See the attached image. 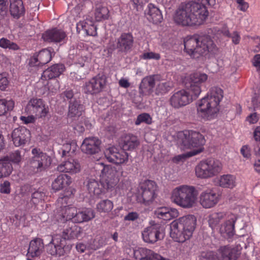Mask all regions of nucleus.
<instances>
[{"instance_id": "nucleus-1", "label": "nucleus", "mask_w": 260, "mask_h": 260, "mask_svg": "<svg viewBox=\"0 0 260 260\" xmlns=\"http://www.w3.org/2000/svg\"><path fill=\"white\" fill-rule=\"evenodd\" d=\"M208 79L205 73L197 72L186 77L184 82L185 89L174 92L170 99V103L175 109L185 106L197 99L201 92V86Z\"/></svg>"}, {"instance_id": "nucleus-2", "label": "nucleus", "mask_w": 260, "mask_h": 260, "mask_svg": "<svg viewBox=\"0 0 260 260\" xmlns=\"http://www.w3.org/2000/svg\"><path fill=\"white\" fill-rule=\"evenodd\" d=\"M208 15L206 7L196 1L181 3L177 9L174 20L182 26L200 24Z\"/></svg>"}, {"instance_id": "nucleus-3", "label": "nucleus", "mask_w": 260, "mask_h": 260, "mask_svg": "<svg viewBox=\"0 0 260 260\" xmlns=\"http://www.w3.org/2000/svg\"><path fill=\"white\" fill-rule=\"evenodd\" d=\"M95 217L93 210L87 209L84 211H78L75 208H68L66 209L64 215L66 222L63 226V230L61 238L64 240L78 238L80 236L82 228L75 223H82L88 221Z\"/></svg>"}, {"instance_id": "nucleus-4", "label": "nucleus", "mask_w": 260, "mask_h": 260, "mask_svg": "<svg viewBox=\"0 0 260 260\" xmlns=\"http://www.w3.org/2000/svg\"><path fill=\"white\" fill-rule=\"evenodd\" d=\"M102 173L103 177L100 180L93 178H89L87 180L86 186L89 193L99 196L116 184L118 172L115 167L103 166Z\"/></svg>"}, {"instance_id": "nucleus-5", "label": "nucleus", "mask_w": 260, "mask_h": 260, "mask_svg": "<svg viewBox=\"0 0 260 260\" xmlns=\"http://www.w3.org/2000/svg\"><path fill=\"white\" fill-rule=\"evenodd\" d=\"M196 225L197 219L194 215L181 217L171 223L170 236L174 241L183 243L192 237Z\"/></svg>"}, {"instance_id": "nucleus-6", "label": "nucleus", "mask_w": 260, "mask_h": 260, "mask_svg": "<svg viewBox=\"0 0 260 260\" xmlns=\"http://www.w3.org/2000/svg\"><path fill=\"white\" fill-rule=\"evenodd\" d=\"M223 98V91L218 87H212L206 97L202 99L197 110L200 117L209 120L219 111V104Z\"/></svg>"}, {"instance_id": "nucleus-7", "label": "nucleus", "mask_w": 260, "mask_h": 260, "mask_svg": "<svg viewBox=\"0 0 260 260\" xmlns=\"http://www.w3.org/2000/svg\"><path fill=\"white\" fill-rule=\"evenodd\" d=\"M181 148L183 149H193L186 153L185 155L187 157L194 156L203 152L205 143L204 137L200 133L192 130H186L180 135Z\"/></svg>"}, {"instance_id": "nucleus-8", "label": "nucleus", "mask_w": 260, "mask_h": 260, "mask_svg": "<svg viewBox=\"0 0 260 260\" xmlns=\"http://www.w3.org/2000/svg\"><path fill=\"white\" fill-rule=\"evenodd\" d=\"M198 194V191L194 186L181 185L173 191L172 200L183 208H190L194 205Z\"/></svg>"}, {"instance_id": "nucleus-9", "label": "nucleus", "mask_w": 260, "mask_h": 260, "mask_svg": "<svg viewBox=\"0 0 260 260\" xmlns=\"http://www.w3.org/2000/svg\"><path fill=\"white\" fill-rule=\"evenodd\" d=\"M222 169V165L218 159L209 158L201 160L196 167L198 178L207 179L218 175Z\"/></svg>"}, {"instance_id": "nucleus-10", "label": "nucleus", "mask_w": 260, "mask_h": 260, "mask_svg": "<svg viewBox=\"0 0 260 260\" xmlns=\"http://www.w3.org/2000/svg\"><path fill=\"white\" fill-rule=\"evenodd\" d=\"M31 152L34 156L28 161L26 166L29 174H37L49 168L51 164V158L49 156L36 148L32 149Z\"/></svg>"}, {"instance_id": "nucleus-11", "label": "nucleus", "mask_w": 260, "mask_h": 260, "mask_svg": "<svg viewBox=\"0 0 260 260\" xmlns=\"http://www.w3.org/2000/svg\"><path fill=\"white\" fill-rule=\"evenodd\" d=\"M71 246L67 245L66 240L61 238V236H53L50 242L47 245V252L53 256H61L69 252Z\"/></svg>"}, {"instance_id": "nucleus-12", "label": "nucleus", "mask_w": 260, "mask_h": 260, "mask_svg": "<svg viewBox=\"0 0 260 260\" xmlns=\"http://www.w3.org/2000/svg\"><path fill=\"white\" fill-rule=\"evenodd\" d=\"M215 31L214 28H209L206 34L199 35L200 47L198 48L200 50L198 51L201 52L202 55L216 50V45L212 39Z\"/></svg>"}, {"instance_id": "nucleus-13", "label": "nucleus", "mask_w": 260, "mask_h": 260, "mask_svg": "<svg viewBox=\"0 0 260 260\" xmlns=\"http://www.w3.org/2000/svg\"><path fill=\"white\" fill-rule=\"evenodd\" d=\"M106 158L111 162L120 165L125 164L128 160V154L122 148L119 149L115 147L106 149L104 152Z\"/></svg>"}, {"instance_id": "nucleus-14", "label": "nucleus", "mask_w": 260, "mask_h": 260, "mask_svg": "<svg viewBox=\"0 0 260 260\" xmlns=\"http://www.w3.org/2000/svg\"><path fill=\"white\" fill-rule=\"evenodd\" d=\"M106 83V76L103 74H99L86 83L85 92L91 94L100 93L105 88Z\"/></svg>"}, {"instance_id": "nucleus-15", "label": "nucleus", "mask_w": 260, "mask_h": 260, "mask_svg": "<svg viewBox=\"0 0 260 260\" xmlns=\"http://www.w3.org/2000/svg\"><path fill=\"white\" fill-rule=\"evenodd\" d=\"M246 248L245 244H238L235 247L229 245L221 246L217 249L220 255L219 260H237L241 254V250L243 247Z\"/></svg>"}, {"instance_id": "nucleus-16", "label": "nucleus", "mask_w": 260, "mask_h": 260, "mask_svg": "<svg viewBox=\"0 0 260 260\" xmlns=\"http://www.w3.org/2000/svg\"><path fill=\"white\" fill-rule=\"evenodd\" d=\"M141 188L142 190V197L143 202L148 205L156 197L155 191L157 189V185L154 181L147 180L141 184Z\"/></svg>"}, {"instance_id": "nucleus-17", "label": "nucleus", "mask_w": 260, "mask_h": 260, "mask_svg": "<svg viewBox=\"0 0 260 260\" xmlns=\"http://www.w3.org/2000/svg\"><path fill=\"white\" fill-rule=\"evenodd\" d=\"M102 142L97 137H90L84 139L81 146V150L88 155H93L99 153L101 151Z\"/></svg>"}, {"instance_id": "nucleus-18", "label": "nucleus", "mask_w": 260, "mask_h": 260, "mask_svg": "<svg viewBox=\"0 0 260 260\" xmlns=\"http://www.w3.org/2000/svg\"><path fill=\"white\" fill-rule=\"evenodd\" d=\"M134 43V38L130 32H123L116 41V46L119 52L127 53L132 50Z\"/></svg>"}, {"instance_id": "nucleus-19", "label": "nucleus", "mask_w": 260, "mask_h": 260, "mask_svg": "<svg viewBox=\"0 0 260 260\" xmlns=\"http://www.w3.org/2000/svg\"><path fill=\"white\" fill-rule=\"evenodd\" d=\"M199 35H195L193 36L187 37L184 41V50L190 56L193 58H198L202 55L198 49L200 47Z\"/></svg>"}, {"instance_id": "nucleus-20", "label": "nucleus", "mask_w": 260, "mask_h": 260, "mask_svg": "<svg viewBox=\"0 0 260 260\" xmlns=\"http://www.w3.org/2000/svg\"><path fill=\"white\" fill-rule=\"evenodd\" d=\"M11 137L16 147L23 146L30 140V132L25 127L19 126L12 131Z\"/></svg>"}, {"instance_id": "nucleus-21", "label": "nucleus", "mask_w": 260, "mask_h": 260, "mask_svg": "<svg viewBox=\"0 0 260 260\" xmlns=\"http://www.w3.org/2000/svg\"><path fill=\"white\" fill-rule=\"evenodd\" d=\"M26 109L39 118L45 117L48 112V110L45 108L44 102L41 99H31L27 104Z\"/></svg>"}, {"instance_id": "nucleus-22", "label": "nucleus", "mask_w": 260, "mask_h": 260, "mask_svg": "<svg viewBox=\"0 0 260 260\" xmlns=\"http://www.w3.org/2000/svg\"><path fill=\"white\" fill-rule=\"evenodd\" d=\"M219 195L212 189L202 192L200 196V203L204 208H210L217 204Z\"/></svg>"}, {"instance_id": "nucleus-23", "label": "nucleus", "mask_w": 260, "mask_h": 260, "mask_svg": "<svg viewBox=\"0 0 260 260\" xmlns=\"http://www.w3.org/2000/svg\"><path fill=\"white\" fill-rule=\"evenodd\" d=\"M235 215H232L229 219L222 224L219 229V232L225 238H231L235 235V225L239 221Z\"/></svg>"}, {"instance_id": "nucleus-24", "label": "nucleus", "mask_w": 260, "mask_h": 260, "mask_svg": "<svg viewBox=\"0 0 260 260\" xmlns=\"http://www.w3.org/2000/svg\"><path fill=\"white\" fill-rule=\"evenodd\" d=\"M134 256L138 260H170L145 248H138L134 251Z\"/></svg>"}, {"instance_id": "nucleus-25", "label": "nucleus", "mask_w": 260, "mask_h": 260, "mask_svg": "<svg viewBox=\"0 0 260 260\" xmlns=\"http://www.w3.org/2000/svg\"><path fill=\"white\" fill-rule=\"evenodd\" d=\"M160 229L158 225H155L147 228L142 233V237L145 242L153 244L160 238Z\"/></svg>"}, {"instance_id": "nucleus-26", "label": "nucleus", "mask_w": 260, "mask_h": 260, "mask_svg": "<svg viewBox=\"0 0 260 260\" xmlns=\"http://www.w3.org/2000/svg\"><path fill=\"white\" fill-rule=\"evenodd\" d=\"M66 37V33L61 30L54 28L46 31L42 38L45 42L58 43L62 41Z\"/></svg>"}, {"instance_id": "nucleus-27", "label": "nucleus", "mask_w": 260, "mask_h": 260, "mask_svg": "<svg viewBox=\"0 0 260 260\" xmlns=\"http://www.w3.org/2000/svg\"><path fill=\"white\" fill-rule=\"evenodd\" d=\"M64 66L63 64H55L45 70L41 78L43 80H50L58 77L64 70Z\"/></svg>"}, {"instance_id": "nucleus-28", "label": "nucleus", "mask_w": 260, "mask_h": 260, "mask_svg": "<svg viewBox=\"0 0 260 260\" xmlns=\"http://www.w3.org/2000/svg\"><path fill=\"white\" fill-rule=\"evenodd\" d=\"M44 248L43 240L40 238H36L29 243L27 255L32 257L39 256L43 251Z\"/></svg>"}, {"instance_id": "nucleus-29", "label": "nucleus", "mask_w": 260, "mask_h": 260, "mask_svg": "<svg viewBox=\"0 0 260 260\" xmlns=\"http://www.w3.org/2000/svg\"><path fill=\"white\" fill-rule=\"evenodd\" d=\"M9 10L13 17L18 19L24 14L25 8L22 0H9Z\"/></svg>"}, {"instance_id": "nucleus-30", "label": "nucleus", "mask_w": 260, "mask_h": 260, "mask_svg": "<svg viewBox=\"0 0 260 260\" xmlns=\"http://www.w3.org/2000/svg\"><path fill=\"white\" fill-rule=\"evenodd\" d=\"M84 110V106L81 104V101L79 100L69 105L67 116L72 120L76 119L82 115Z\"/></svg>"}, {"instance_id": "nucleus-31", "label": "nucleus", "mask_w": 260, "mask_h": 260, "mask_svg": "<svg viewBox=\"0 0 260 260\" xmlns=\"http://www.w3.org/2000/svg\"><path fill=\"white\" fill-rule=\"evenodd\" d=\"M57 170L59 172L77 173L80 170V165L77 161L70 158L59 165L57 167Z\"/></svg>"}, {"instance_id": "nucleus-32", "label": "nucleus", "mask_w": 260, "mask_h": 260, "mask_svg": "<svg viewBox=\"0 0 260 260\" xmlns=\"http://www.w3.org/2000/svg\"><path fill=\"white\" fill-rule=\"evenodd\" d=\"M72 182L71 177L67 174H60L52 183V188L57 191L69 186Z\"/></svg>"}, {"instance_id": "nucleus-33", "label": "nucleus", "mask_w": 260, "mask_h": 260, "mask_svg": "<svg viewBox=\"0 0 260 260\" xmlns=\"http://www.w3.org/2000/svg\"><path fill=\"white\" fill-rule=\"evenodd\" d=\"M145 14L146 15L147 19L153 23H159L162 19L159 9L152 4H148V9L145 11Z\"/></svg>"}, {"instance_id": "nucleus-34", "label": "nucleus", "mask_w": 260, "mask_h": 260, "mask_svg": "<svg viewBox=\"0 0 260 260\" xmlns=\"http://www.w3.org/2000/svg\"><path fill=\"white\" fill-rule=\"evenodd\" d=\"M140 145L138 138L133 135H127L121 140L122 148L126 151H132L136 149Z\"/></svg>"}, {"instance_id": "nucleus-35", "label": "nucleus", "mask_w": 260, "mask_h": 260, "mask_svg": "<svg viewBox=\"0 0 260 260\" xmlns=\"http://www.w3.org/2000/svg\"><path fill=\"white\" fill-rule=\"evenodd\" d=\"M159 78L160 77L158 75L147 76L144 78L139 86L140 92L145 93L150 91L155 85L158 78Z\"/></svg>"}, {"instance_id": "nucleus-36", "label": "nucleus", "mask_w": 260, "mask_h": 260, "mask_svg": "<svg viewBox=\"0 0 260 260\" xmlns=\"http://www.w3.org/2000/svg\"><path fill=\"white\" fill-rule=\"evenodd\" d=\"M155 85L156 86L155 93L157 95H161L167 93L173 87V84L171 82L166 81L164 80L159 81V78H158Z\"/></svg>"}, {"instance_id": "nucleus-37", "label": "nucleus", "mask_w": 260, "mask_h": 260, "mask_svg": "<svg viewBox=\"0 0 260 260\" xmlns=\"http://www.w3.org/2000/svg\"><path fill=\"white\" fill-rule=\"evenodd\" d=\"M219 185L222 187L232 188L235 186V178L231 175H223L218 180Z\"/></svg>"}, {"instance_id": "nucleus-38", "label": "nucleus", "mask_w": 260, "mask_h": 260, "mask_svg": "<svg viewBox=\"0 0 260 260\" xmlns=\"http://www.w3.org/2000/svg\"><path fill=\"white\" fill-rule=\"evenodd\" d=\"M13 170L12 165L5 158L0 160V178L9 176Z\"/></svg>"}, {"instance_id": "nucleus-39", "label": "nucleus", "mask_w": 260, "mask_h": 260, "mask_svg": "<svg viewBox=\"0 0 260 260\" xmlns=\"http://www.w3.org/2000/svg\"><path fill=\"white\" fill-rule=\"evenodd\" d=\"M108 9L101 4L96 5L95 10V19L97 21L108 19L109 17Z\"/></svg>"}, {"instance_id": "nucleus-40", "label": "nucleus", "mask_w": 260, "mask_h": 260, "mask_svg": "<svg viewBox=\"0 0 260 260\" xmlns=\"http://www.w3.org/2000/svg\"><path fill=\"white\" fill-rule=\"evenodd\" d=\"M225 216V213L224 212L213 213L209 217L208 222L209 226L212 229H214Z\"/></svg>"}, {"instance_id": "nucleus-41", "label": "nucleus", "mask_w": 260, "mask_h": 260, "mask_svg": "<svg viewBox=\"0 0 260 260\" xmlns=\"http://www.w3.org/2000/svg\"><path fill=\"white\" fill-rule=\"evenodd\" d=\"M149 0H131L130 8L136 15H139L143 12L144 5Z\"/></svg>"}, {"instance_id": "nucleus-42", "label": "nucleus", "mask_w": 260, "mask_h": 260, "mask_svg": "<svg viewBox=\"0 0 260 260\" xmlns=\"http://www.w3.org/2000/svg\"><path fill=\"white\" fill-rule=\"evenodd\" d=\"M113 208V202L108 199L103 200L96 204V209L100 212L108 213Z\"/></svg>"}, {"instance_id": "nucleus-43", "label": "nucleus", "mask_w": 260, "mask_h": 260, "mask_svg": "<svg viewBox=\"0 0 260 260\" xmlns=\"http://www.w3.org/2000/svg\"><path fill=\"white\" fill-rule=\"evenodd\" d=\"M14 103L13 101L0 99V116L5 115L7 111L13 110Z\"/></svg>"}, {"instance_id": "nucleus-44", "label": "nucleus", "mask_w": 260, "mask_h": 260, "mask_svg": "<svg viewBox=\"0 0 260 260\" xmlns=\"http://www.w3.org/2000/svg\"><path fill=\"white\" fill-rule=\"evenodd\" d=\"M39 63L45 64L49 62L51 58L52 55L50 50L48 49H44L40 51L38 53Z\"/></svg>"}, {"instance_id": "nucleus-45", "label": "nucleus", "mask_w": 260, "mask_h": 260, "mask_svg": "<svg viewBox=\"0 0 260 260\" xmlns=\"http://www.w3.org/2000/svg\"><path fill=\"white\" fill-rule=\"evenodd\" d=\"M61 96L63 101L68 102L69 105L80 100L71 89H67L61 94Z\"/></svg>"}, {"instance_id": "nucleus-46", "label": "nucleus", "mask_w": 260, "mask_h": 260, "mask_svg": "<svg viewBox=\"0 0 260 260\" xmlns=\"http://www.w3.org/2000/svg\"><path fill=\"white\" fill-rule=\"evenodd\" d=\"M22 156L19 150H17L10 152L9 155L4 157V158L8 160L10 162H12L15 164H18L21 161Z\"/></svg>"}, {"instance_id": "nucleus-47", "label": "nucleus", "mask_w": 260, "mask_h": 260, "mask_svg": "<svg viewBox=\"0 0 260 260\" xmlns=\"http://www.w3.org/2000/svg\"><path fill=\"white\" fill-rule=\"evenodd\" d=\"M260 88L258 89V93L256 92L254 93V96L252 98V108H249V109H252L253 111H255L254 113H256V115L260 116V93L259 91Z\"/></svg>"}, {"instance_id": "nucleus-48", "label": "nucleus", "mask_w": 260, "mask_h": 260, "mask_svg": "<svg viewBox=\"0 0 260 260\" xmlns=\"http://www.w3.org/2000/svg\"><path fill=\"white\" fill-rule=\"evenodd\" d=\"M253 137L255 141V144L253 148L254 153L260 156V126L257 127L254 133Z\"/></svg>"}, {"instance_id": "nucleus-49", "label": "nucleus", "mask_w": 260, "mask_h": 260, "mask_svg": "<svg viewBox=\"0 0 260 260\" xmlns=\"http://www.w3.org/2000/svg\"><path fill=\"white\" fill-rule=\"evenodd\" d=\"M0 47L3 48H9L14 50H16L19 49L18 46L16 43L4 38L0 40Z\"/></svg>"}, {"instance_id": "nucleus-50", "label": "nucleus", "mask_w": 260, "mask_h": 260, "mask_svg": "<svg viewBox=\"0 0 260 260\" xmlns=\"http://www.w3.org/2000/svg\"><path fill=\"white\" fill-rule=\"evenodd\" d=\"M143 122L148 124L152 123V118L149 114L144 113L137 116V119L135 121V124L138 125Z\"/></svg>"}, {"instance_id": "nucleus-51", "label": "nucleus", "mask_w": 260, "mask_h": 260, "mask_svg": "<svg viewBox=\"0 0 260 260\" xmlns=\"http://www.w3.org/2000/svg\"><path fill=\"white\" fill-rule=\"evenodd\" d=\"M201 256L206 260H219V256L216 252L213 251H203L201 253Z\"/></svg>"}, {"instance_id": "nucleus-52", "label": "nucleus", "mask_w": 260, "mask_h": 260, "mask_svg": "<svg viewBox=\"0 0 260 260\" xmlns=\"http://www.w3.org/2000/svg\"><path fill=\"white\" fill-rule=\"evenodd\" d=\"M45 196L46 194L44 192L40 190L36 191L31 194V201L35 204H38L44 200Z\"/></svg>"}, {"instance_id": "nucleus-53", "label": "nucleus", "mask_w": 260, "mask_h": 260, "mask_svg": "<svg viewBox=\"0 0 260 260\" xmlns=\"http://www.w3.org/2000/svg\"><path fill=\"white\" fill-rule=\"evenodd\" d=\"M89 22L90 23H88L87 22L84 33L88 36H95L97 35L96 27L91 21Z\"/></svg>"}, {"instance_id": "nucleus-54", "label": "nucleus", "mask_w": 260, "mask_h": 260, "mask_svg": "<svg viewBox=\"0 0 260 260\" xmlns=\"http://www.w3.org/2000/svg\"><path fill=\"white\" fill-rule=\"evenodd\" d=\"M178 212L176 209H170L168 212L165 213L162 216L160 217V219H162L165 220H169L172 218H175L178 216Z\"/></svg>"}, {"instance_id": "nucleus-55", "label": "nucleus", "mask_w": 260, "mask_h": 260, "mask_svg": "<svg viewBox=\"0 0 260 260\" xmlns=\"http://www.w3.org/2000/svg\"><path fill=\"white\" fill-rule=\"evenodd\" d=\"M0 191L4 193H9L10 192V183L8 181H5L1 184Z\"/></svg>"}, {"instance_id": "nucleus-56", "label": "nucleus", "mask_w": 260, "mask_h": 260, "mask_svg": "<svg viewBox=\"0 0 260 260\" xmlns=\"http://www.w3.org/2000/svg\"><path fill=\"white\" fill-rule=\"evenodd\" d=\"M169 208L166 207L158 208L154 211V214L157 217L160 218V217L162 216L165 213L168 212V211H169Z\"/></svg>"}, {"instance_id": "nucleus-57", "label": "nucleus", "mask_w": 260, "mask_h": 260, "mask_svg": "<svg viewBox=\"0 0 260 260\" xmlns=\"http://www.w3.org/2000/svg\"><path fill=\"white\" fill-rule=\"evenodd\" d=\"M144 59H154L158 60L160 58V55L158 53H155L152 52L144 53L143 54Z\"/></svg>"}, {"instance_id": "nucleus-58", "label": "nucleus", "mask_w": 260, "mask_h": 260, "mask_svg": "<svg viewBox=\"0 0 260 260\" xmlns=\"http://www.w3.org/2000/svg\"><path fill=\"white\" fill-rule=\"evenodd\" d=\"M9 81L6 77L0 75V89L5 90L8 87Z\"/></svg>"}, {"instance_id": "nucleus-59", "label": "nucleus", "mask_w": 260, "mask_h": 260, "mask_svg": "<svg viewBox=\"0 0 260 260\" xmlns=\"http://www.w3.org/2000/svg\"><path fill=\"white\" fill-rule=\"evenodd\" d=\"M139 218V214L135 212L128 213L124 218L125 220L134 221Z\"/></svg>"}, {"instance_id": "nucleus-60", "label": "nucleus", "mask_w": 260, "mask_h": 260, "mask_svg": "<svg viewBox=\"0 0 260 260\" xmlns=\"http://www.w3.org/2000/svg\"><path fill=\"white\" fill-rule=\"evenodd\" d=\"M236 2L238 4V8L242 11H246L249 7L248 4L244 0H240Z\"/></svg>"}, {"instance_id": "nucleus-61", "label": "nucleus", "mask_w": 260, "mask_h": 260, "mask_svg": "<svg viewBox=\"0 0 260 260\" xmlns=\"http://www.w3.org/2000/svg\"><path fill=\"white\" fill-rule=\"evenodd\" d=\"M241 153L246 158H249L251 156L250 149L247 145H244L241 148Z\"/></svg>"}, {"instance_id": "nucleus-62", "label": "nucleus", "mask_w": 260, "mask_h": 260, "mask_svg": "<svg viewBox=\"0 0 260 260\" xmlns=\"http://www.w3.org/2000/svg\"><path fill=\"white\" fill-rule=\"evenodd\" d=\"M87 24V21H82L79 22L76 25L77 31L78 33H80L81 31H83L84 32L86 26Z\"/></svg>"}, {"instance_id": "nucleus-63", "label": "nucleus", "mask_w": 260, "mask_h": 260, "mask_svg": "<svg viewBox=\"0 0 260 260\" xmlns=\"http://www.w3.org/2000/svg\"><path fill=\"white\" fill-rule=\"evenodd\" d=\"M7 7L6 3H0V16L4 17L7 14Z\"/></svg>"}, {"instance_id": "nucleus-64", "label": "nucleus", "mask_w": 260, "mask_h": 260, "mask_svg": "<svg viewBox=\"0 0 260 260\" xmlns=\"http://www.w3.org/2000/svg\"><path fill=\"white\" fill-rule=\"evenodd\" d=\"M258 118L256 115V113L251 114L247 117V120H248L250 123H255L258 121Z\"/></svg>"}]
</instances>
